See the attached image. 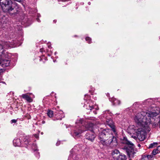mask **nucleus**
<instances>
[{"mask_svg":"<svg viewBox=\"0 0 160 160\" xmlns=\"http://www.w3.org/2000/svg\"><path fill=\"white\" fill-rule=\"evenodd\" d=\"M48 116L50 117H52L53 116V112L51 110H49L47 113Z\"/></svg>","mask_w":160,"mask_h":160,"instance_id":"15","label":"nucleus"},{"mask_svg":"<svg viewBox=\"0 0 160 160\" xmlns=\"http://www.w3.org/2000/svg\"><path fill=\"white\" fill-rule=\"evenodd\" d=\"M111 122H110V123H109V122H108V125L112 128V130L114 132H115V129L114 128H113L114 126L113 125H110V124H111Z\"/></svg>","mask_w":160,"mask_h":160,"instance_id":"18","label":"nucleus"},{"mask_svg":"<svg viewBox=\"0 0 160 160\" xmlns=\"http://www.w3.org/2000/svg\"><path fill=\"white\" fill-rule=\"evenodd\" d=\"M21 96L23 99L26 100L28 102H31L32 101V99L27 94H22Z\"/></svg>","mask_w":160,"mask_h":160,"instance_id":"9","label":"nucleus"},{"mask_svg":"<svg viewBox=\"0 0 160 160\" xmlns=\"http://www.w3.org/2000/svg\"><path fill=\"white\" fill-rule=\"evenodd\" d=\"M82 119H80L79 120H77V122H76V123H80L81 124H82Z\"/></svg>","mask_w":160,"mask_h":160,"instance_id":"20","label":"nucleus"},{"mask_svg":"<svg viewBox=\"0 0 160 160\" xmlns=\"http://www.w3.org/2000/svg\"><path fill=\"white\" fill-rule=\"evenodd\" d=\"M159 147H160V146H158V148H159Z\"/></svg>","mask_w":160,"mask_h":160,"instance_id":"31","label":"nucleus"},{"mask_svg":"<svg viewBox=\"0 0 160 160\" xmlns=\"http://www.w3.org/2000/svg\"><path fill=\"white\" fill-rule=\"evenodd\" d=\"M56 113H57L56 114L57 115L58 117V116H59L58 118V119H59L61 120L62 118L64 117L62 112L61 111H57V112H56Z\"/></svg>","mask_w":160,"mask_h":160,"instance_id":"11","label":"nucleus"},{"mask_svg":"<svg viewBox=\"0 0 160 160\" xmlns=\"http://www.w3.org/2000/svg\"><path fill=\"white\" fill-rule=\"evenodd\" d=\"M86 40L88 42V43H90L91 42V39L90 38L88 37L86 38Z\"/></svg>","mask_w":160,"mask_h":160,"instance_id":"19","label":"nucleus"},{"mask_svg":"<svg viewBox=\"0 0 160 160\" xmlns=\"http://www.w3.org/2000/svg\"><path fill=\"white\" fill-rule=\"evenodd\" d=\"M21 141L19 139L17 138L13 140V143L15 146H21Z\"/></svg>","mask_w":160,"mask_h":160,"instance_id":"10","label":"nucleus"},{"mask_svg":"<svg viewBox=\"0 0 160 160\" xmlns=\"http://www.w3.org/2000/svg\"><path fill=\"white\" fill-rule=\"evenodd\" d=\"M37 21H38V22H39V21H38V20H39V19H37Z\"/></svg>","mask_w":160,"mask_h":160,"instance_id":"29","label":"nucleus"},{"mask_svg":"<svg viewBox=\"0 0 160 160\" xmlns=\"http://www.w3.org/2000/svg\"><path fill=\"white\" fill-rule=\"evenodd\" d=\"M41 134H43V132H42L41 133Z\"/></svg>","mask_w":160,"mask_h":160,"instance_id":"33","label":"nucleus"},{"mask_svg":"<svg viewBox=\"0 0 160 160\" xmlns=\"http://www.w3.org/2000/svg\"><path fill=\"white\" fill-rule=\"evenodd\" d=\"M112 122V121L111 120L109 121V122Z\"/></svg>","mask_w":160,"mask_h":160,"instance_id":"32","label":"nucleus"},{"mask_svg":"<svg viewBox=\"0 0 160 160\" xmlns=\"http://www.w3.org/2000/svg\"><path fill=\"white\" fill-rule=\"evenodd\" d=\"M114 160H120L119 159L120 153L119 151L117 150H114L112 153Z\"/></svg>","mask_w":160,"mask_h":160,"instance_id":"8","label":"nucleus"},{"mask_svg":"<svg viewBox=\"0 0 160 160\" xmlns=\"http://www.w3.org/2000/svg\"><path fill=\"white\" fill-rule=\"evenodd\" d=\"M54 21V22H55V20H54V21Z\"/></svg>","mask_w":160,"mask_h":160,"instance_id":"38","label":"nucleus"},{"mask_svg":"<svg viewBox=\"0 0 160 160\" xmlns=\"http://www.w3.org/2000/svg\"><path fill=\"white\" fill-rule=\"evenodd\" d=\"M37 148H35L34 149V151H37Z\"/></svg>","mask_w":160,"mask_h":160,"instance_id":"26","label":"nucleus"},{"mask_svg":"<svg viewBox=\"0 0 160 160\" xmlns=\"http://www.w3.org/2000/svg\"><path fill=\"white\" fill-rule=\"evenodd\" d=\"M33 146L35 147V145H33Z\"/></svg>","mask_w":160,"mask_h":160,"instance_id":"34","label":"nucleus"},{"mask_svg":"<svg viewBox=\"0 0 160 160\" xmlns=\"http://www.w3.org/2000/svg\"><path fill=\"white\" fill-rule=\"evenodd\" d=\"M122 136V138H121V149L125 151L129 155L134 154V145L131 141H128L123 133Z\"/></svg>","mask_w":160,"mask_h":160,"instance_id":"3","label":"nucleus"},{"mask_svg":"<svg viewBox=\"0 0 160 160\" xmlns=\"http://www.w3.org/2000/svg\"><path fill=\"white\" fill-rule=\"evenodd\" d=\"M71 157V156H69V158H70V157Z\"/></svg>","mask_w":160,"mask_h":160,"instance_id":"37","label":"nucleus"},{"mask_svg":"<svg viewBox=\"0 0 160 160\" xmlns=\"http://www.w3.org/2000/svg\"><path fill=\"white\" fill-rule=\"evenodd\" d=\"M89 97L88 95H85V97L84 98L85 100L86 101L85 102L84 105V107H86L87 109L90 110V111L92 109H94L96 108H95V106H93V103L92 102V101L89 100H87L88 98Z\"/></svg>","mask_w":160,"mask_h":160,"instance_id":"7","label":"nucleus"},{"mask_svg":"<svg viewBox=\"0 0 160 160\" xmlns=\"http://www.w3.org/2000/svg\"><path fill=\"white\" fill-rule=\"evenodd\" d=\"M152 109L148 112L142 111L138 113L135 116L134 120L137 124V128L134 125L128 127L127 132L130 134L135 135L133 137L132 136L134 139L138 138L140 141H143L146 138V133L151 130L152 120L160 112L158 108L153 107Z\"/></svg>","mask_w":160,"mask_h":160,"instance_id":"1","label":"nucleus"},{"mask_svg":"<svg viewBox=\"0 0 160 160\" xmlns=\"http://www.w3.org/2000/svg\"><path fill=\"white\" fill-rule=\"evenodd\" d=\"M34 136L36 138H38V134H35V135H34Z\"/></svg>","mask_w":160,"mask_h":160,"instance_id":"23","label":"nucleus"},{"mask_svg":"<svg viewBox=\"0 0 160 160\" xmlns=\"http://www.w3.org/2000/svg\"><path fill=\"white\" fill-rule=\"evenodd\" d=\"M88 3V4H89V5H90V2H89Z\"/></svg>","mask_w":160,"mask_h":160,"instance_id":"30","label":"nucleus"},{"mask_svg":"<svg viewBox=\"0 0 160 160\" xmlns=\"http://www.w3.org/2000/svg\"><path fill=\"white\" fill-rule=\"evenodd\" d=\"M158 144V143L157 142H154L152 143H151L150 144L149 148H153L155 147Z\"/></svg>","mask_w":160,"mask_h":160,"instance_id":"14","label":"nucleus"},{"mask_svg":"<svg viewBox=\"0 0 160 160\" xmlns=\"http://www.w3.org/2000/svg\"><path fill=\"white\" fill-rule=\"evenodd\" d=\"M11 56V53L5 51L2 52L1 56H0V65L3 67L9 66L11 63L10 60L8 59L2 58H5L8 59L10 58Z\"/></svg>","mask_w":160,"mask_h":160,"instance_id":"5","label":"nucleus"},{"mask_svg":"<svg viewBox=\"0 0 160 160\" xmlns=\"http://www.w3.org/2000/svg\"><path fill=\"white\" fill-rule=\"evenodd\" d=\"M94 113H95V114H96V112H95Z\"/></svg>","mask_w":160,"mask_h":160,"instance_id":"36","label":"nucleus"},{"mask_svg":"<svg viewBox=\"0 0 160 160\" xmlns=\"http://www.w3.org/2000/svg\"><path fill=\"white\" fill-rule=\"evenodd\" d=\"M17 120L16 119H12L11 121V123H15L17 122Z\"/></svg>","mask_w":160,"mask_h":160,"instance_id":"21","label":"nucleus"},{"mask_svg":"<svg viewBox=\"0 0 160 160\" xmlns=\"http://www.w3.org/2000/svg\"><path fill=\"white\" fill-rule=\"evenodd\" d=\"M153 102V100L152 99L150 98L147 99L144 101V103L145 104L149 105L150 104L152 103Z\"/></svg>","mask_w":160,"mask_h":160,"instance_id":"13","label":"nucleus"},{"mask_svg":"<svg viewBox=\"0 0 160 160\" xmlns=\"http://www.w3.org/2000/svg\"><path fill=\"white\" fill-rule=\"evenodd\" d=\"M100 143L104 146H108L112 143L113 146L117 144L116 138L113 136L111 130L109 129L103 130L101 132L99 136Z\"/></svg>","mask_w":160,"mask_h":160,"instance_id":"2","label":"nucleus"},{"mask_svg":"<svg viewBox=\"0 0 160 160\" xmlns=\"http://www.w3.org/2000/svg\"><path fill=\"white\" fill-rule=\"evenodd\" d=\"M126 156L123 154H121V160H126L127 159Z\"/></svg>","mask_w":160,"mask_h":160,"instance_id":"16","label":"nucleus"},{"mask_svg":"<svg viewBox=\"0 0 160 160\" xmlns=\"http://www.w3.org/2000/svg\"><path fill=\"white\" fill-rule=\"evenodd\" d=\"M110 101L112 102L113 105H118L119 104V101L114 98H112L110 99Z\"/></svg>","mask_w":160,"mask_h":160,"instance_id":"12","label":"nucleus"},{"mask_svg":"<svg viewBox=\"0 0 160 160\" xmlns=\"http://www.w3.org/2000/svg\"><path fill=\"white\" fill-rule=\"evenodd\" d=\"M159 121L158 122V123H159V128H160V116L159 117Z\"/></svg>","mask_w":160,"mask_h":160,"instance_id":"25","label":"nucleus"},{"mask_svg":"<svg viewBox=\"0 0 160 160\" xmlns=\"http://www.w3.org/2000/svg\"><path fill=\"white\" fill-rule=\"evenodd\" d=\"M78 123L79 124V125H80V124H81V123Z\"/></svg>","mask_w":160,"mask_h":160,"instance_id":"35","label":"nucleus"},{"mask_svg":"<svg viewBox=\"0 0 160 160\" xmlns=\"http://www.w3.org/2000/svg\"><path fill=\"white\" fill-rule=\"evenodd\" d=\"M158 150L156 149H154L152 152L153 155H155L158 153Z\"/></svg>","mask_w":160,"mask_h":160,"instance_id":"17","label":"nucleus"},{"mask_svg":"<svg viewBox=\"0 0 160 160\" xmlns=\"http://www.w3.org/2000/svg\"><path fill=\"white\" fill-rule=\"evenodd\" d=\"M11 0H0V5L3 12H9L13 10Z\"/></svg>","mask_w":160,"mask_h":160,"instance_id":"6","label":"nucleus"},{"mask_svg":"<svg viewBox=\"0 0 160 160\" xmlns=\"http://www.w3.org/2000/svg\"><path fill=\"white\" fill-rule=\"evenodd\" d=\"M93 127V124L91 123L87 124L85 126V130H81L78 129L74 130L73 135L75 136H78L79 134L82 133L85 130H89L90 131L86 134V138L92 142L93 141L95 137V135L92 132V128Z\"/></svg>","mask_w":160,"mask_h":160,"instance_id":"4","label":"nucleus"},{"mask_svg":"<svg viewBox=\"0 0 160 160\" xmlns=\"http://www.w3.org/2000/svg\"><path fill=\"white\" fill-rule=\"evenodd\" d=\"M138 146L139 147H140V146H141V145H140V144H138Z\"/></svg>","mask_w":160,"mask_h":160,"instance_id":"27","label":"nucleus"},{"mask_svg":"<svg viewBox=\"0 0 160 160\" xmlns=\"http://www.w3.org/2000/svg\"><path fill=\"white\" fill-rule=\"evenodd\" d=\"M60 144V142H58L56 143V145L57 146H58Z\"/></svg>","mask_w":160,"mask_h":160,"instance_id":"24","label":"nucleus"},{"mask_svg":"<svg viewBox=\"0 0 160 160\" xmlns=\"http://www.w3.org/2000/svg\"><path fill=\"white\" fill-rule=\"evenodd\" d=\"M40 52H42V49H40Z\"/></svg>","mask_w":160,"mask_h":160,"instance_id":"28","label":"nucleus"},{"mask_svg":"<svg viewBox=\"0 0 160 160\" xmlns=\"http://www.w3.org/2000/svg\"><path fill=\"white\" fill-rule=\"evenodd\" d=\"M158 124L157 123H152V126L153 128L155 127L156 126H157Z\"/></svg>","mask_w":160,"mask_h":160,"instance_id":"22","label":"nucleus"}]
</instances>
